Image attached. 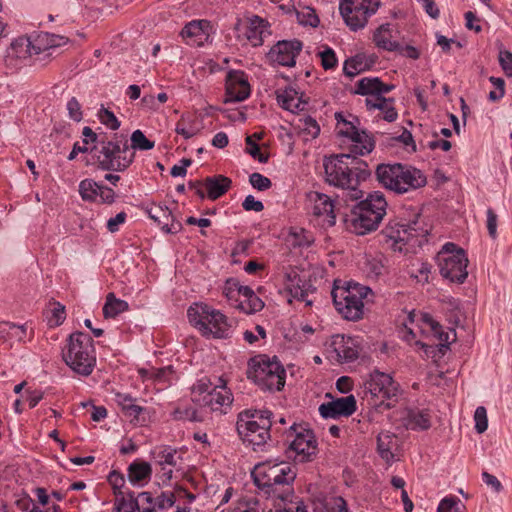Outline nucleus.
<instances>
[{
	"instance_id": "obj_1",
	"label": "nucleus",
	"mask_w": 512,
	"mask_h": 512,
	"mask_svg": "<svg viewBox=\"0 0 512 512\" xmlns=\"http://www.w3.org/2000/svg\"><path fill=\"white\" fill-rule=\"evenodd\" d=\"M358 156L349 151L326 157L323 163L327 183L347 191L351 200L362 198L358 185L371 174L368 164Z\"/></svg>"
},
{
	"instance_id": "obj_2",
	"label": "nucleus",
	"mask_w": 512,
	"mask_h": 512,
	"mask_svg": "<svg viewBox=\"0 0 512 512\" xmlns=\"http://www.w3.org/2000/svg\"><path fill=\"white\" fill-rule=\"evenodd\" d=\"M375 174L383 187L396 194H404L422 188L427 183V178L420 169L401 163L379 164Z\"/></svg>"
},
{
	"instance_id": "obj_3",
	"label": "nucleus",
	"mask_w": 512,
	"mask_h": 512,
	"mask_svg": "<svg viewBox=\"0 0 512 512\" xmlns=\"http://www.w3.org/2000/svg\"><path fill=\"white\" fill-rule=\"evenodd\" d=\"M90 153L103 171L123 172L135 158V152L130 151L128 139L122 134H114L111 139L101 141L100 146L90 149Z\"/></svg>"
},
{
	"instance_id": "obj_4",
	"label": "nucleus",
	"mask_w": 512,
	"mask_h": 512,
	"mask_svg": "<svg viewBox=\"0 0 512 512\" xmlns=\"http://www.w3.org/2000/svg\"><path fill=\"white\" fill-rule=\"evenodd\" d=\"M273 413L267 409L244 410L238 414L236 429L239 437L254 451L264 446L271 438Z\"/></svg>"
},
{
	"instance_id": "obj_5",
	"label": "nucleus",
	"mask_w": 512,
	"mask_h": 512,
	"mask_svg": "<svg viewBox=\"0 0 512 512\" xmlns=\"http://www.w3.org/2000/svg\"><path fill=\"white\" fill-rule=\"evenodd\" d=\"M387 201L382 192L370 193L365 200L357 203L347 220L348 227L357 235H365L376 230L386 214Z\"/></svg>"
},
{
	"instance_id": "obj_6",
	"label": "nucleus",
	"mask_w": 512,
	"mask_h": 512,
	"mask_svg": "<svg viewBox=\"0 0 512 512\" xmlns=\"http://www.w3.org/2000/svg\"><path fill=\"white\" fill-rule=\"evenodd\" d=\"M63 360L75 373L89 376L96 365V352L92 337L76 331L68 338Z\"/></svg>"
},
{
	"instance_id": "obj_7",
	"label": "nucleus",
	"mask_w": 512,
	"mask_h": 512,
	"mask_svg": "<svg viewBox=\"0 0 512 512\" xmlns=\"http://www.w3.org/2000/svg\"><path fill=\"white\" fill-rule=\"evenodd\" d=\"M189 322L198 328L203 335L227 339L232 337L234 326L232 321L219 310L212 309L207 304L194 303L187 310Z\"/></svg>"
},
{
	"instance_id": "obj_8",
	"label": "nucleus",
	"mask_w": 512,
	"mask_h": 512,
	"mask_svg": "<svg viewBox=\"0 0 512 512\" xmlns=\"http://www.w3.org/2000/svg\"><path fill=\"white\" fill-rule=\"evenodd\" d=\"M419 214L413 220L406 221L402 218L391 219L380 232V242L388 245L394 251L402 252L406 245L414 247L421 244L427 230L418 225Z\"/></svg>"
},
{
	"instance_id": "obj_9",
	"label": "nucleus",
	"mask_w": 512,
	"mask_h": 512,
	"mask_svg": "<svg viewBox=\"0 0 512 512\" xmlns=\"http://www.w3.org/2000/svg\"><path fill=\"white\" fill-rule=\"evenodd\" d=\"M340 281H335L331 296L336 310L344 319L357 321L363 317V299L371 289L358 283H348L347 286H339Z\"/></svg>"
},
{
	"instance_id": "obj_10",
	"label": "nucleus",
	"mask_w": 512,
	"mask_h": 512,
	"mask_svg": "<svg viewBox=\"0 0 512 512\" xmlns=\"http://www.w3.org/2000/svg\"><path fill=\"white\" fill-rule=\"evenodd\" d=\"M365 393L370 394L369 404L379 410L391 409L398 401L399 384L384 372L374 370L364 383Z\"/></svg>"
},
{
	"instance_id": "obj_11",
	"label": "nucleus",
	"mask_w": 512,
	"mask_h": 512,
	"mask_svg": "<svg viewBox=\"0 0 512 512\" xmlns=\"http://www.w3.org/2000/svg\"><path fill=\"white\" fill-rule=\"evenodd\" d=\"M436 260L440 274L453 283L462 284L468 277V258L464 249L452 242L443 245L437 253Z\"/></svg>"
},
{
	"instance_id": "obj_12",
	"label": "nucleus",
	"mask_w": 512,
	"mask_h": 512,
	"mask_svg": "<svg viewBox=\"0 0 512 512\" xmlns=\"http://www.w3.org/2000/svg\"><path fill=\"white\" fill-rule=\"evenodd\" d=\"M347 119L342 113L336 112V129L338 135L348 138L352 144L349 151L353 154L364 156L371 153L375 147V142L371 135L364 130H359L357 125L359 119L356 116L349 115Z\"/></svg>"
},
{
	"instance_id": "obj_13",
	"label": "nucleus",
	"mask_w": 512,
	"mask_h": 512,
	"mask_svg": "<svg viewBox=\"0 0 512 512\" xmlns=\"http://www.w3.org/2000/svg\"><path fill=\"white\" fill-rule=\"evenodd\" d=\"M381 6V0H343L339 11L352 31L363 29Z\"/></svg>"
},
{
	"instance_id": "obj_14",
	"label": "nucleus",
	"mask_w": 512,
	"mask_h": 512,
	"mask_svg": "<svg viewBox=\"0 0 512 512\" xmlns=\"http://www.w3.org/2000/svg\"><path fill=\"white\" fill-rule=\"evenodd\" d=\"M287 440L291 439L288 446L289 457L294 453V460L298 462L311 461L317 451V444L312 430L301 425L292 424L286 431Z\"/></svg>"
},
{
	"instance_id": "obj_15",
	"label": "nucleus",
	"mask_w": 512,
	"mask_h": 512,
	"mask_svg": "<svg viewBox=\"0 0 512 512\" xmlns=\"http://www.w3.org/2000/svg\"><path fill=\"white\" fill-rule=\"evenodd\" d=\"M279 370L280 373L285 374V369L277 357L274 356L271 359L266 355H258L249 360L246 374L247 378L258 386L263 381L269 380V376Z\"/></svg>"
},
{
	"instance_id": "obj_16",
	"label": "nucleus",
	"mask_w": 512,
	"mask_h": 512,
	"mask_svg": "<svg viewBox=\"0 0 512 512\" xmlns=\"http://www.w3.org/2000/svg\"><path fill=\"white\" fill-rule=\"evenodd\" d=\"M302 47L303 44L298 39L278 41L267 53V59L273 65L293 67Z\"/></svg>"
},
{
	"instance_id": "obj_17",
	"label": "nucleus",
	"mask_w": 512,
	"mask_h": 512,
	"mask_svg": "<svg viewBox=\"0 0 512 512\" xmlns=\"http://www.w3.org/2000/svg\"><path fill=\"white\" fill-rule=\"evenodd\" d=\"M284 475L270 480L259 489L268 497L276 498L282 501H288L292 498L294 493L293 482L296 479V472L290 466L283 471Z\"/></svg>"
},
{
	"instance_id": "obj_18",
	"label": "nucleus",
	"mask_w": 512,
	"mask_h": 512,
	"mask_svg": "<svg viewBox=\"0 0 512 512\" xmlns=\"http://www.w3.org/2000/svg\"><path fill=\"white\" fill-rule=\"evenodd\" d=\"M357 409V402L354 395L340 397L332 401L322 403L319 406L320 415L325 418L337 419L340 417H349Z\"/></svg>"
},
{
	"instance_id": "obj_19",
	"label": "nucleus",
	"mask_w": 512,
	"mask_h": 512,
	"mask_svg": "<svg viewBox=\"0 0 512 512\" xmlns=\"http://www.w3.org/2000/svg\"><path fill=\"white\" fill-rule=\"evenodd\" d=\"M313 201V215L321 219L324 228L332 227L336 223L334 201L326 194L314 192L310 196Z\"/></svg>"
},
{
	"instance_id": "obj_20",
	"label": "nucleus",
	"mask_w": 512,
	"mask_h": 512,
	"mask_svg": "<svg viewBox=\"0 0 512 512\" xmlns=\"http://www.w3.org/2000/svg\"><path fill=\"white\" fill-rule=\"evenodd\" d=\"M226 102H241L250 95V85L242 71H230L226 82Z\"/></svg>"
},
{
	"instance_id": "obj_21",
	"label": "nucleus",
	"mask_w": 512,
	"mask_h": 512,
	"mask_svg": "<svg viewBox=\"0 0 512 512\" xmlns=\"http://www.w3.org/2000/svg\"><path fill=\"white\" fill-rule=\"evenodd\" d=\"M192 401L201 406L209 407L212 411H218L223 406H229L233 399L232 393L223 385L215 386L201 398L193 397Z\"/></svg>"
},
{
	"instance_id": "obj_22",
	"label": "nucleus",
	"mask_w": 512,
	"mask_h": 512,
	"mask_svg": "<svg viewBox=\"0 0 512 512\" xmlns=\"http://www.w3.org/2000/svg\"><path fill=\"white\" fill-rule=\"evenodd\" d=\"M340 362H352L359 356V347L356 340L344 335H334L330 344Z\"/></svg>"
},
{
	"instance_id": "obj_23",
	"label": "nucleus",
	"mask_w": 512,
	"mask_h": 512,
	"mask_svg": "<svg viewBox=\"0 0 512 512\" xmlns=\"http://www.w3.org/2000/svg\"><path fill=\"white\" fill-rule=\"evenodd\" d=\"M151 219L161 225L162 231L165 233L176 234L182 230V224L175 220L171 210L168 207L155 205L148 211Z\"/></svg>"
},
{
	"instance_id": "obj_24",
	"label": "nucleus",
	"mask_w": 512,
	"mask_h": 512,
	"mask_svg": "<svg viewBox=\"0 0 512 512\" xmlns=\"http://www.w3.org/2000/svg\"><path fill=\"white\" fill-rule=\"evenodd\" d=\"M290 466L291 465L286 462H267L257 465L252 473L255 485L260 488L270 480H274V478L284 475L283 471L288 469Z\"/></svg>"
},
{
	"instance_id": "obj_25",
	"label": "nucleus",
	"mask_w": 512,
	"mask_h": 512,
	"mask_svg": "<svg viewBox=\"0 0 512 512\" xmlns=\"http://www.w3.org/2000/svg\"><path fill=\"white\" fill-rule=\"evenodd\" d=\"M205 27H208L206 21L193 20L183 27L181 36L186 40L188 45L201 46L209 37L208 33L205 31Z\"/></svg>"
},
{
	"instance_id": "obj_26",
	"label": "nucleus",
	"mask_w": 512,
	"mask_h": 512,
	"mask_svg": "<svg viewBox=\"0 0 512 512\" xmlns=\"http://www.w3.org/2000/svg\"><path fill=\"white\" fill-rule=\"evenodd\" d=\"M394 98H386V97H376L366 98L365 104L368 110L378 109L383 113V119L387 122H394L398 113L394 107Z\"/></svg>"
},
{
	"instance_id": "obj_27",
	"label": "nucleus",
	"mask_w": 512,
	"mask_h": 512,
	"mask_svg": "<svg viewBox=\"0 0 512 512\" xmlns=\"http://www.w3.org/2000/svg\"><path fill=\"white\" fill-rule=\"evenodd\" d=\"M231 184V179L224 175L211 176L204 180L207 197L210 200H216L223 196L230 189Z\"/></svg>"
},
{
	"instance_id": "obj_28",
	"label": "nucleus",
	"mask_w": 512,
	"mask_h": 512,
	"mask_svg": "<svg viewBox=\"0 0 512 512\" xmlns=\"http://www.w3.org/2000/svg\"><path fill=\"white\" fill-rule=\"evenodd\" d=\"M373 42L379 49L390 52L399 51L401 48L397 41L392 40V28L389 23L382 24L375 30Z\"/></svg>"
},
{
	"instance_id": "obj_29",
	"label": "nucleus",
	"mask_w": 512,
	"mask_h": 512,
	"mask_svg": "<svg viewBox=\"0 0 512 512\" xmlns=\"http://www.w3.org/2000/svg\"><path fill=\"white\" fill-rule=\"evenodd\" d=\"M407 428L427 430L431 427V414L427 409H408L404 418Z\"/></svg>"
},
{
	"instance_id": "obj_30",
	"label": "nucleus",
	"mask_w": 512,
	"mask_h": 512,
	"mask_svg": "<svg viewBox=\"0 0 512 512\" xmlns=\"http://www.w3.org/2000/svg\"><path fill=\"white\" fill-rule=\"evenodd\" d=\"M373 64L374 59H369L364 53H358L344 62L343 72L347 77L353 78L370 69Z\"/></svg>"
},
{
	"instance_id": "obj_31",
	"label": "nucleus",
	"mask_w": 512,
	"mask_h": 512,
	"mask_svg": "<svg viewBox=\"0 0 512 512\" xmlns=\"http://www.w3.org/2000/svg\"><path fill=\"white\" fill-rule=\"evenodd\" d=\"M27 336L26 324L17 325L12 322L0 323V338L6 342H10V346L14 342H22Z\"/></svg>"
},
{
	"instance_id": "obj_32",
	"label": "nucleus",
	"mask_w": 512,
	"mask_h": 512,
	"mask_svg": "<svg viewBox=\"0 0 512 512\" xmlns=\"http://www.w3.org/2000/svg\"><path fill=\"white\" fill-rule=\"evenodd\" d=\"M267 28V22L259 16H253L246 27L245 36L252 46L263 44V35Z\"/></svg>"
},
{
	"instance_id": "obj_33",
	"label": "nucleus",
	"mask_w": 512,
	"mask_h": 512,
	"mask_svg": "<svg viewBox=\"0 0 512 512\" xmlns=\"http://www.w3.org/2000/svg\"><path fill=\"white\" fill-rule=\"evenodd\" d=\"M397 448V440L390 432H380L377 436V451L386 462L394 460L393 450Z\"/></svg>"
},
{
	"instance_id": "obj_34",
	"label": "nucleus",
	"mask_w": 512,
	"mask_h": 512,
	"mask_svg": "<svg viewBox=\"0 0 512 512\" xmlns=\"http://www.w3.org/2000/svg\"><path fill=\"white\" fill-rule=\"evenodd\" d=\"M277 101L283 109L291 112L303 110L304 105L306 104L300 97H298V92L292 87H288L282 92H278Z\"/></svg>"
},
{
	"instance_id": "obj_35",
	"label": "nucleus",
	"mask_w": 512,
	"mask_h": 512,
	"mask_svg": "<svg viewBox=\"0 0 512 512\" xmlns=\"http://www.w3.org/2000/svg\"><path fill=\"white\" fill-rule=\"evenodd\" d=\"M152 474L151 465L145 461L136 460L128 467V479L131 483L149 480Z\"/></svg>"
},
{
	"instance_id": "obj_36",
	"label": "nucleus",
	"mask_w": 512,
	"mask_h": 512,
	"mask_svg": "<svg viewBox=\"0 0 512 512\" xmlns=\"http://www.w3.org/2000/svg\"><path fill=\"white\" fill-rule=\"evenodd\" d=\"M140 505L134 492L128 491L125 494L115 496L113 512H139Z\"/></svg>"
},
{
	"instance_id": "obj_37",
	"label": "nucleus",
	"mask_w": 512,
	"mask_h": 512,
	"mask_svg": "<svg viewBox=\"0 0 512 512\" xmlns=\"http://www.w3.org/2000/svg\"><path fill=\"white\" fill-rule=\"evenodd\" d=\"M380 78L378 77H364L360 79L354 93L363 96H370L369 98L375 99L379 97Z\"/></svg>"
},
{
	"instance_id": "obj_38",
	"label": "nucleus",
	"mask_w": 512,
	"mask_h": 512,
	"mask_svg": "<svg viewBox=\"0 0 512 512\" xmlns=\"http://www.w3.org/2000/svg\"><path fill=\"white\" fill-rule=\"evenodd\" d=\"M128 308L129 305L126 301L116 298L113 293H109L103 306V315L105 318H114L127 311Z\"/></svg>"
},
{
	"instance_id": "obj_39",
	"label": "nucleus",
	"mask_w": 512,
	"mask_h": 512,
	"mask_svg": "<svg viewBox=\"0 0 512 512\" xmlns=\"http://www.w3.org/2000/svg\"><path fill=\"white\" fill-rule=\"evenodd\" d=\"M177 451L176 449L171 448L170 446H159L156 447L152 452V457L155 462L160 465H170L176 466L177 462L175 459Z\"/></svg>"
},
{
	"instance_id": "obj_40",
	"label": "nucleus",
	"mask_w": 512,
	"mask_h": 512,
	"mask_svg": "<svg viewBox=\"0 0 512 512\" xmlns=\"http://www.w3.org/2000/svg\"><path fill=\"white\" fill-rule=\"evenodd\" d=\"M224 293L229 300L235 298L237 294L241 299H245L255 292L249 286L240 285L238 281L229 279L226 282Z\"/></svg>"
},
{
	"instance_id": "obj_41",
	"label": "nucleus",
	"mask_w": 512,
	"mask_h": 512,
	"mask_svg": "<svg viewBox=\"0 0 512 512\" xmlns=\"http://www.w3.org/2000/svg\"><path fill=\"white\" fill-rule=\"evenodd\" d=\"M236 307L246 314H253L264 308V302L255 293L245 299H235Z\"/></svg>"
},
{
	"instance_id": "obj_42",
	"label": "nucleus",
	"mask_w": 512,
	"mask_h": 512,
	"mask_svg": "<svg viewBox=\"0 0 512 512\" xmlns=\"http://www.w3.org/2000/svg\"><path fill=\"white\" fill-rule=\"evenodd\" d=\"M321 512H349L347 503L341 496H327L320 502Z\"/></svg>"
},
{
	"instance_id": "obj_43",
	"label": "nucleus",
	"mask_w": 512,
	"mask_h": 512,
	"mask_svg": "<svg viewBox=\"0 0 512 512\" xmlns=\"http://www.w3.org/2000/svg\"><path fill=\"white\" fill-rule=\"evenodd\" d=\"M100 184L93 179H84L79 184V194L84 201L94 202L98 198Z\"/></svg>"
},
{
	"instance_id": "obj_44",
	"label": "nucleus",
	"mask_w": 512,
	"mask_h": 512,
	"mask_svg": "<svg viewBox=\"0 0 512 512\" xmlns=\"http://www.w3.org/2000/svg\"><path fill=\"white\" fill-rule=\"evenodd\" d=\"M285 379H286V373L282 374V373H280V370H279V371L272 373L269 376V380L263 381V383H260L258 385V387L263 391H269V392L280 391L281 389H283V387L285 385Z\"/></svg>"
},
{
	"instance_id": "obj_45",
	"label": "nucleus",
	"mask_w": 512,
	"mask_h": 512,
	"mask_svg": "<svg viewBox=\"0 0 512 512\" xmlns=\"http://www.w3.org/2000/svg\"><path fill=\"white\" fill-rule=\"evenodd\" d=\"M424 321L431 326L432 330L435 333L438 334L440 341L446 342V343H440L439 345L436 346L438 351L444 355L447 352V350H449V343H448L449 334L441 331L442 326L438 322L433 320V318L430 315L425 314Z\"/></svg>"
},
{
	"instance_id": "obj_46",
	"label": "nucleus",
	"mask_w": 512,
	"mask_h": 512,
	"mask_svg": "<svg viewBox=\"0 0 512 512\" xmlns=\"http://www.w3.org/2000/svg\"><path fill=\"white\" fill-rule=\"evenodd\" d=\"M297 128L301 133H304L313 139L318 137L320 134V126L311 116L300 118L298 120Z\"/></svg>"
},
{
	"instance_id": "obj_47",
	"label": "nucleus",
	"mask_w": 512,
	"mask_h": 512,
	"mask_svg": "<svg viewBox=\"0 0 512 512\" xmlns=\"http://www.w3.org/2000/svg\"><path fill=\"white\" fill-rule=\"evenodd\" d=\"M129 146L130 150L147 151L153 149L155 143L149 140L141 130L137 129L131 135V145Z\"/></svg>"
},
{
	"instance_id": "obj_48",
	"label": "nucleus",
	"mask_w": 512,
	"mask_h": 512,
	"mask_svg": "<svg viewBox=\"0 0 512 512\" xmlns=\"http://www.w3.org/2000/svg\"><path fill=\"white\" fill-rule=\"evenodd\" d=\"M97 116L99 121L111 130H117L121 125L115 114L103 105L99 109Z\"/></svg>"
},
{
	"instance_id": "obj_49",
	"label": "nucleus",
	"mask_w": 512,
	"mask_h": 512,
	"mask_svg": "<svg viewBox=\"0 0 512 512\" xmlns=\"http://www.w3.org/2000/svg\"><path fill=\"white\" fill-rule=\"evenodd\" d=\"M53 305L50 316L47 317V322L50 327H57L66 319V310L65 306L59 302H54Z\"/></svg>"
},
{
	"instance_id": "obj_50",
	"label": "nucleus",
	"mask_w": 512,
	"mask_h": 512,
	"mask_svg": "<svg viewBox=\"0 0 512 512\" xmlns=\"http://www.w3.org/2000/svg\"><path fill=\"white\" fill-rule=\"evenodd\" d=\"M246 142V152L254 159L258 160L260 163H267L269 160V154L262 153L259 145L255 140L252 139V136H247L245 139Z\"/></svg>"
},
{
	"instance_id": "obj_51",
	"label": "nucleus",
	"mask_w": 512,
	"mask_h": 512,
	"mask_svg": "<svg viewBox=\"0 0 512 512\" xmlns=\"http://www.w3.org/2000/svg\"><path fill=\"white\" fill-rule=\"evenodd\" d=\"M173 372L171 366L162 367V368H153L151 371L146 370H140V373L142 376H148L150 379H153L155 382L161 383V382H167L168 376L171 375Z\"/></svg>"
},
{
	"instance_id": "obj_52",
	"label": "nucleus",
	"mask_w": 512,
	"mask_h": 512,
	"mask_svg": "<svg viewBox=\"0 0 512 512\" xmlns=\"http://www.w3.org/2000/svg\"><path fill=\"white\" fill-rule=\"evenodd\" d=\"M321 59V65L325 70L334 69L337 66L338 60L334 50L328 46L324 50L318 52Z\"/></svg>"
},
{
	"instance_id": "obj_53",
	"label": "nucleus",
	"mask_w": 512,
	"mask_h": 512,
	"mask_svg": "<svg viewBox=\"0 0 512 512\" xmlns=\"http://www.w3.org/2000/svg\"><path fill=\"white\" fill-rule=\"evenodd\" d=\"M108 482L113 489L114 496H119L126 493L122 491V488L125 484V478L124 475L119 471H111L108 475Z\"/></svg>"
},
{
	"instance_id": "obj_54",
	"label": "nucleus",
	"mask_w": 512,
	"mask_h": 512,
	"mask_svg": "<svg viewBox=\"0 0 512 512\" xmlns=\"http://www.w3.org/2000/svg\"><path fill=\"white\" fill-rule=\"evenodd\" d=\"M175 420H189L192 422H200L202 419L198 416V412L193 407L176 408L173 411Z\"/></svg>"
},
{
	"instance_id": "obj_55",
	"label": "nucleus",
	"mask_w": 512,
	"mask_h": 512,
	"mask_svg": "<svg viewBox=\"0 0 512 512\" xmlns=\"http://www.w3.org/2000/svg\"><path fill=\"white\" fill-rule=\"evenodd\" d=\"M475 430L477 433L482 434L488 428L487 411L485 407L479 406L476 408L474 413Z\"/></svg>"
},
{
	"instance_id": "obj_56",
	"label": "nucleus",
	"mask_w": 512,
	"mask_h": 512,
	"mask_svg": "<svg viewBox=\"0 0 512 512\" xmlns=\"http://www.w3.org/2000/svg\"><path fill=\"white\" fill-rule=\"evenodd\" d=\"M18 506L23 512H62L58 505H53L51 508H47L43 511L30 498L18 501Z\"/></svg>"
},
{
	"instance_id": "obj_57",
	"label": "nucleus",
	"mask_w": 512,
	"mask_h": 512,
	"mask_svg": "<svg viewBox=\"0 0 512 512\" xmlns=\"http://www.w3.org/2000/svg\"><path fill=\"white\" fill-rule=\"evenodd\" d=\"M249 182L253 188L259 191L268 190L272 186L271 180L258 172H254L249 176Z\"/></svg>"
},
{
	"instance_id": "obj_58",
	"label": "nucleus",
	"mask_w": 512,
	"mask_h": 512,
	"mask_svg": "<svg viewBox=\"0 0 512 512\" xmlns=\"http://www.w3.org/2000/svg\"><path fill=\"white\" fill-rule=\"evenodd\" d=\"M297 17L302 25H309L311 27H317L320 22L315 10L311 8L298 12Z\"/></svg>"
},
{
	"instance_id": "obj_59",
	"label": "nucleus",
	"mask_w": 512,
	"mask_h": 512,
	"mask_svg": "<svg viewBox=\"0 0 512 512\" xmlns=\"http://www.w3.org/2000/svg\"><path fill=\"white\" fill-rule=\"evenodd\" d=\"M191 123L192 120L190 119V117L182 115L176 124L175 132L183 136L185 139L192 138L196 134V132L188 129V126Z\"/></svg>"
},
{
	"instance_id": "obj_60",
	"label": "nucleus",
	"mask_w": 512,
	"mask_h": 512,
	"mask_svg": "<svg viewBox=\"0 0 512 512\" xmlns=\"http://www.w3.org/2000/svg\"><path fill=\"white\" fill-rule=\"evenodd\" d=\"M499 64L507 77H512V52L502 50L499 53Z\"/></svg>"
},
{
	"instance_id": "obj_61",
	"label": "nucleus",
	"mask_w": 512,
	"mask_h": 512,
	"mask_svg": "<svg viewBox=\"0 0 512 512\" xmlns=\"http://www.w3.org/2000/svg\"><path fill=\"white\" fill-rule=\"evenodd\" d=\"M175 503V495L173 492H162L157 498H155V507L158 509L170 508Z\"/></svg>"
},
{
	"instance_id": "obj_62",
	"label": "nucleus",
	"mask_w": 512,
	"mask_h": 512,
	"mask_svg": "<svg viewBox=\"0 0 512 512\" xmlns=\"http://www.w3.org/2000/svg\"><path fill=\"white\" fill-rule=\"evenodd\" d=\"M82 135L84 136L83 143L87 146L89 143H96L95 146H100V142L107 139L105 135H98L88 126L83 128Z\"/></svg>"
},
{
	"instance_id": "obj_63",
	"label": "nucleus",
	"mask_w": 512,
	"mask_h": 512,
	"mask_svg": "<svg viewBox=\"0 0 512 512\" xmlns=\"http://www.w3.org/2000/svg\"><path fill=\"white\" fill-rule=\"evenodd\" d=\"M67 110L71 119L77 122L82 120L81 105L75 97L68 101Z\"/></svg>"
},
{
	"instance_id": "obj_64",
	"label": "nucleus",
	"mask_w": 512,
	"mask_h": 512,
	"mask_svg": "<svg viewBox=\"0 0 512 512\" xmlns=\"http://www.w3.org/2000/svg\"><path fill=\"white\" fill-rule=\"evenodd\" d=\"M115 197L116 195L112 188L100 184L98 198L101 203L112 204L115 201Z\"/></svg>"
}]
</instances>
